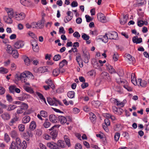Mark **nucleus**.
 <instances>
[{
    "label": "nucleus",
    "instance_id": "f257e3e1",
    "mask_svg": "<svg viewBox=\"0 0 149 149\" xmlns=\"http://www.w3.org/2000/svg\"><path fill=\"white\" fill-rule=\"evenodd\" d=\"M47 146L52 149H61V148H63L65 147V145L63 141L59 140L56 144L54 142L48 143L47 144Z\"/></svg>",
    "mask_w": 149,
    "mask_h": 149
},
{
    "label": "nucleus",
    "instance_id": "f03ea898",
    "mask_svg": "<svg viewBox=\"0 0 149 149\" xmlns=\"http://www.w3.org/2000/svg\"><path fill=\"white\" fill-rule=\"evenodd\" d=\"M15 144L17 149H26L27 147V144L25 141H23L21 143V141L19 138H16L15 140Z\"/></svg>",
    "mask_w": 149,
    "mask_h": 149
},
{
    "label": "nucleus",
    "instance_id": "7ed1b4c3",
    "mask_svg": "<svg viewBox=\"0 0 149 149\" xmlns=\"http://www.w3.org/2000/svg\"><path fill=\"white\" fill-rule=\"evenodd\" d=\"M59 126V125H55L49 130L50 131L52 130L50 132V134L52 136V138L53 140L56 138L57 135L58 131L56 129L58 128Z\"/></svg>",
    "mask_w": 149,
    "mask_h": 149
},
{
    "label": "nucleus",
    "instance_id": "20e7f679",
    "mask_svg": "<svg viewBox=\"0 0 149 149\" xmlns=\"http://www.w3.org/2000/svg\"><path fill=\"white\" fill-rule=\"evenodd\" d=\"M47 100L48 103L51 106L55 105L56 106H57L58 105L57 103L60 105H62V103L55 97H53V99L47 97Z\"/></svg>",
    "mask_w": 149,
    "mask_h": 149
},
{
    "label": "nucleus",
    "instance_id": "39448f33",
    "mask_svg": "<svg viewBox=\"0 0 149 149\" xmlns=\"http://www.w3.org/2000/svg\"><path fill=\"white\" fill-rule=\"evenodd\" d=\"M28 75L30 76L32 78V77H33V76L32 74L29 71L26 72V73L23 72L20 74V80L22 82H25L27 81V77Z\"/></svg>",
    "mask_w": 149,
    "mask_h": 149
},
{
    "label": "nucleus",
    "instance_id": "423d86ee",
    "mask_svg": "<svg viewBox=\"0 0 149 149\" xmlns=\"http://www.w3.org/2000/svg\"><path fill=\"white\" fill-rule=\"evenodd\" d=\"M83 56L84 59V62L85 63H87L90 59V56L89 52L85 50H83Z\"/></svg>",
    "mask_w": 149,
    "mask_h": 149
},
{
    "label": "nucleus",
    "instance_id": "0eeeda50",
    "mask_svg": "<svg viewBox=\"0 0 149 149\" xmlns=\"http://www.w3.org/2000/svg\"><path fill=\"white\" fill-rule=\"evenodd\" d=\"M107 34L109 38L110 39L116 40L118 36V33L114 31L109 32Z\"/></svg>",
    "mask_w": 149,
    "mask_h": 149
},
{
    "label": "nucleus",
    "instance_id": "6e6552de",
    "mask_svg": "<svg viewBox=\"0 0 149 149\" xmlns=\"http://www.w3.org/2000/svg\"><path fill=\"white\" fill-rule=\"evenodd\" d=\"M16 20L20 21L24 19L25 17V15L23 13H21L18 14H16L15 15Z\"/></svg>",
    "mask_w": 149,
    "mask_h": 149
},
{
    "label": "nucleus",
    "instance_id": "1a4fd4ad",
    "mask_svg": "<svg viewBox=\"0 0 149 149\" xmlns=\"http://www.w3.org/2000/svg\"><path fill=\"white\" fill-rule=\"evenodd\" d=\"M58 121L61 124L63 125L65 123L67 125H68L69 124V123L67 122V120L65 117L62 116H58Z\"/></svg>",
    "mask_w": 149,
    "mask_h": 149
},
{
    "label": "nucleus",
    "instance_id": "9d476101",
    "mask_svg": "<svg viewBox=\"0 0 149 149\" xmlns=\"http://www.w3.org/2000/svg\"><path fill=\"white\" fill-rule=\"evenodd\" d=\"M97 19L99 21L104 23L106 22V19L104 15L102 13H99L97 14Z\"/></svg>",
    "mask_w": 149,
    "mask_h": 149
},
{
    "label": "nucleus",
    "instance_id": "9b49d317",
    "mask_svg": "<svg viewBox=\"0 0 149 149\" xmlns=\"http://www.w3.org/2000/svg\"><path fill=\"white\" fill-rule=\"evenodd\" d=\"M12 18L7 15L4 16L3 17V19L4 21L7 24H10L13 23V21Z\"/></svg>",
    "mask_w": 149,
    "mask_h": 149
},
{
    "label": "nucleus",
    "instance_id": "f8f14e48",
    "mask_svg": "<svg viewBox=\"0 0 149 149\" xmlns=\"http://www.w3.org/2000/svg\"><path fill=\"white\" fill-rule=\"evenodd\" d=\"M45 20L42 17V19L36 22V26L37 28L42 29L44 26V24L45 22Z\"/></svg>",
    "mask_w": 149,
    "mask_h": 149
},
{
    "label": "nucleus",
    "instance_id": "ddd939ff",
    "mask_svg": "<svg viewBox=\"0 0 149 149\" xmlns=\"http://www.w3.org/2000/svg\"><path fill=\"white\" fill-rule=\"evenodd\" d=\"M5 10L7 13V16L12 18L14 17V12L12 9L6 8Z\"/></svg>",
    "mask_w": 149,
    "mask_h": 149
},
{
    "label": "nucleus",
    "instance_id": "4468645a",
    "mask_svg": "<svg viewBox=\"0 0 149 149\" xmlns=\"http://www.w3.org/2000/svg\"><path fill=\"white\" fill-rule=\"evenodd\" d=\"M101 76L103 78L105 79L108 81H111V78L109 74L106 72H103L101 74Z\"/></svg>",
    "mask_w": 149,
    "mask_h": 149
},
{
    "label": "nucleus",
    "instance_id": "2eb2a0df",
    "mask_svg": "<svg viewBox=\"0 0 149 149\" xmlns=\"http://www.w3.org/2000/svg\"><path fill=\"white\" fill-rule=\"evenodd\" d=\"M23 42L21 41H18L14 44L15 47L17 49H19L22 47L24 45Z\"/></svg>",
    "mask_w": 149,
    "mask_h": 149
},
{
    "label": "nucleus",
    "instance_id": "dca6fc26",
    "mask_svg": "<svg viewBox=\"0 0 149 149\" xmlns=\"http://www.w3.org/2000/svg\"><path fill=\"white\" fill-rule=\"evenodd\" d=\"M16 114V113H15ZM19 120V118L17 117L16 114L15 115V116L14 118L12 119L9 122L8 124L10 126H12L13 125V124L16 123V122Z\"/></svg>",
    "mask_w": 149,
    "mask_h": 149
},
{
    "label": "nucleus",
    "instance_id": "f3484780",
    "mask_svg": "<svg viewBox=\"0 0 149 149\" xmlns=\"http://www.w3.org/2000/svg\"><path fill=\"white\" fill-rule=\"evenodd\" d=\"M132 41L134 43H136V44L140 43L142 41V38H139L137 36H135L133 37Z\"/></svg>",
    "mask_w": 149,
    "mask_h": 149
},
{
    "label": "nucleus",
    "instance_id": "a211bd4d",
    "mask_svg": "<svg viewBox=\"0 0 149 149\" xmlns=\"http://www.w3.org/2000/svg\"><path fill=\"white\" fill-rule=\"evenodd\" d=\"M132 41L134 43H136V44L140 43L142 41V38H139L137 36H135L133 37Z\"/></svg>",
    "mask_w": 149,
    "mask_h": 149
},
{
    "label": "nucleus",
    "instance_id": "6ab92c4d",
    "mask_svg": "<svg viewBox=\"0 0 149 149\" xmlns=\"http://www.w3.org/2000/svg\"><path fill=\"white\" fill-rule=\"evenodd\" d=\"M128 19V17L127 15H123V18L120 19V24L121 25L124 24L126 23Z\"/></svg>",
    "mask_w": 149,
    "mask_h": 149
},
{
    "label": "nucleus",
    "instance_id": "aec40b11",
    "mask_svg": "<svg viewBox=\"0 0 149 149\" xmlns=\"http://www.w3.org/2000/svg\"><path fill=\"white\" fill-rule=\"evenodd\" d=\"M1 116L3 119L5 120H8L10 118V114L7 112L4 113Z\"/></svg>",
    "mask_w": 149,
    "mask_h": 149
},
{
    "label": "nucleus",
    "instance_id": "412c9836",
    "mask_svg": "<svg viewBox=\"0 0 149 149\" xmlns=\"http://www.w3.org/2000/svg\"><path fill=\"white\" fill-rule=\"evenodd\" d=\"M20 2L21 4L26 6H30V1L27 0H20Z\"/></svg>",
    "mask_w": 149,
    "mask_h": 149
},
{
    "label": "nucleus",
    "instance_id": "4be33fe9",
    "mask_svg": "<svg viewBox=\"0 0 149 149\" xmlns=\"http://www.w3.org/2000/svg\"><path fill=\"white\" fill-rule=\"evenodd\" d=\"M106 66L109 72L111 73H113L115 72V70L113 68V67L109 65V64H106Z\"/></svg>",
    "mask_w": 149,
    "mask_h": 149
},
{
    "label": "nucleus",
    "instance_id": "5701e85b",
    "mask_svg": "<svg viewBox=\"0 0 149 149\" xmlns=\"http://www.w3.org/2000/svg\"><path fill=\"white\" fill-rule=\"evenodd\" d=\"M108 38L107 33H106L105 35L101 36V37L100 38L102 42L104 43H107L108 42Z\"/></svg>",
    "mask_w": 149,
    "mask_h": 149
},
{
    "label": "nucleus",
    "instance_id": "b1692460",
    "mask_svg": "<svg viewBox=\"0 0 149 149\" xmlns=\"http://www.w3.org/2000/svg\"><path fill=\"white\" fill-rule=\"evenodd\" d=\"M38 72L40 73H44L47 71V69L46 67L43 66L39 68L38 69Z\"/></svg>",
    "mask_w": 149,
    "mask_h": 149
},
{
    "label": "nucleus",
    "instance_id": "393cba45",
    "mask_svg": "<svg viewBox=\"0 0 149 149\" xmlns=\"http://www.w3.org/2000/svg\"><path fill=\"white\" fill-rule=\"evenodd\" d=\"M30 120V117L28 116H24L22 118V123L26 124L29 122Z\"/></svg>",
    "mask_w": 149,
    "mask_h": 149
},
{
    "label": "nucleus",
    "instance_id": "a878e982",
    "mask_svg": "<svg viewBox=\"0 0 149 149\" xmlns=\"http://www.w3.org/2000/svg\"><path fill=\"white\" fill-rule=\"evenodd\" d=\"M57 118L54 115H51L49 116V120L52 123H56L57 122Z\"/></svg>",
    "mask_w": 149,
    "mask_h": 149
},
{
    "label": "nucleus",
    "instance_id": "bb28decb",
    "mask_svg": "<svg viewBox=\"0 0 149 149\" xmlns=\"http://www.w3.org/2000/svg\"><path fill=\"white\" fill-rule=\"evenodd\" d=\"M64 138L66 144L68 147H70L71 144L70 139L69 137L66 135H65L64 136Z\"/></svg>",
    "mask_w": 149,
    "mask_h": 149
},
{
    "label": "nucleus",
    "instance_id": "cd10ccee",
    "mask_svg": "<svg viewBox=\"0 0 149 149\" xmlns=\"http://www.w3.org/2000/svg\"><path fill=\"white\" fill-rule=\"evenodd\" d=\"M116 81L117 83L119 84L122 83H125L126 84H127V82L126 81H122L120 78V77L118 75H116Z\"/></svg>",
    "mask_w": 149,
    "mask_h": 149
},
{
    "label": "nucleus",
    "instance_id": "c85d7f7f",
    "mask_svg": "<svg viewBox=\"0 0 149 149\" xmlns=\"http://www.w3.org/2000/svg\"><path fill=\"white\" fill-rule=\"evenodd\" d=\"M36 93L42 101L43 100L45 104H47L45 99L42 94L38 92H36Z\"/></svg>",
    "mask_w": 149,
    "mask_h": 149
},
{
    "label": "nucleus",
    "instance_id": "c756f323",
    "mask_svg": "<svg viewBox=\"0 0 149 149\" xmlns=\"http://www.w3.org/2000/svg\"><path fill=\"white\" fill-rule=\"evenodd\" d=\"M10 54H11L15 58H17L18 57L19 54L17 50L13 49L12 51V53Z\"/></svg>",
    "mask_w": 149,
    "mask_h": 149
},
{
    "label": "nucleus",
    "instance_id": "7c9ffc66",
    "mask_svg": "<svg viewBox=\"0 0 149 149\" xmlns=\"http://www.w3.org/2000/svg\"><path fill=\"white\" fill-rule=\"evenodd\" d=\"M59 73L60 69L57 68L54 69L52 72L53 75L54 77L58 76Z\"/></svg>",
    "mask_w": 149,
    "mask_h": 149
},
{
    "label": "nucleus",
    "instance_id": "2f4dec72",
    "mask_svg": "<svg viewBox=\"0 0 149 149\" xmlns=\"http://www.w3.org/2000/svg\"><path fill=\"white\" fill-rule=\"evenodd\" d=\"M17 106L13 104H10L8 105L7 110L8 111H10L13 110L17 108Z\"/></svg>",
    "mask_w": 149,
    "mask_h": 149
},
{
    "label": "nucleus",
    "instance_id": "473e14b6",
    "mask_svg": "<svg viewBox=\"0 0 149 149\" xmlns=\"http://www.w3.org/2000/svg\"><path fill=\"white\" fill-rule=\"evenodd\" d=\"M68 63L67 61L65 59H63L59 63V68H61L64 65H67Z\"/></svg>",
    "mask_w": 149,
    "mask_h": 149
},
{
    "label": "nucleus",
    "instance_id": "72a5a7b5",
    "mask_svg": "<svg viewBox=\"0 0 149 149\" xmlns=\"http://www.w3.org/2000/svg\"><path fill=\"white\" fill-rule=\"evenodd\" d=\"M10 134L11 137L13 138L16 137L18 135L17 132L15 130L12 131L10 132Z\"/></svg>",
    "mask_w": 149,
    "mask_h": 149
},
{
    "label": "nucleus",
    "instance_id": "f704fd0d",
    "mask_svg": "<svg viewBox=\"0 0 149 149\" xmlns=\"http://www.w3.org/2000/svg\"><path fill=\"white\" fill-rule=\"evenodd\" d=\"M75 93L73 91L68 92L67 93L68 96L70 98H72L74 97Z\"/></svg>",
    "mask_w": 149,
    "mask_h": 149
},
{
    "label": "nucleus",
    "instance_id": "c9c22d12",
    "mask_svg": "<svg viewBox=\"0 0 149 149\" xmlns=\"http://www.w3.org/2000/svg\"><path fill=\"white\" fill-rule=\"evenodd\" d=\"M89 114L90 115V119L92 121H95L96 119V116L92 112H91Z\"/></svg>",
    "mask_w": 149,
    "mask_h": 149
},
{
    "label": "nucleus",
    "instance_id": "e433bc0d",
    "mask_svg": "<svg viewBox=\"0 0 149 149\" xmlns=\"http://www.w3.org/2000/svg\"><path fill=\"white\" fill-rule=\"evenodd\" d=\"M24 89L27 92L31 93H33L34 91L33 89L30 87L27 86H24Z\"/></svg>",
    "mask_w": 149,
    "mask_h": 149
},
{
    "label": "nucleus",
    "instance_id": "4c0bfd02",
    "mask_svg": "<svg viewBox=\"0 0 149 149\" xmlns=\"http://www.w3.org/2000/svg\"><path fill=\"white\" fill-rule=\"evenodd\" d=\"M36 127L35 122L34 121H32L30 125L29 128L30 129L32 130H33Z\"/></svg>",
    "mask_w": 149,
    "mask_h": 149
},
{
    "label": "nucleus",
    "instance_id": "58836bf2",
    "mask_svg": "<svg viewBox=\"0 0 149 149\" xmlns=\"http://www.w3.org/2000/svg\"><path fill=\"white\" fill-rule=\"evenodd\" d=\"M134 74L132 73L131 74V82L134 85H136V79L134 77Z\"/></svg>",
    "mask_w": 149,
    "mask_h": 149
},
{
    "label": "nucleus",
    "instance_id": "ea45409f",
    "mask_svg": "<svg viewBox=\"0 0 149 149\" xmlns=\"http://www.w3.org/2000/svg\"><path fill=\"white\" fill-rule=\"evenodd\" d=\"M8 72V70L6 68L3 67L0 68V73L2 74H6Z\"/></svg>",
    "mask_w": 149,
    "mask_h": 149
},
{
    "label": "nucleus",
    "instance_id": "a19ab883",
    "mask_svg": "<svg viewBox=\"0 0 149 149\" xmlns=\"http://www.w3.org/2000/svg\"><path fill=\"white\" fill-rule=\"evenodd\" d=\"M10 138L8 134L6 133H5L4 136V141L8 143L10 141Z\"/></svg>",
    "mask_w": 149,
    "mask_h": 149
},
{
    "label": "nucleus",
    "instance_id": "79ce46f5",
    "mask_svg": "<svg viewBox=\"0 0 149 149\" xmlns=\"http://www.w3.org/2000/svg\"><path fill=\"white\" fill-rule=\"evenodd\" d=\"M24 61L25 65H29L30 63V59L28 57H26L24 58Z\"/></svg>",
    "mask_w": 149,
    "mask_h": 149
},
{
    "label": "nucleus",
    "instance_id": "37998d69",
    "mask_svg": "<svg viewBox=\"0 0 149 149\" xmlns=\"http://www.w3.org/2000/svg\"><path fill=\"white\" fill-rule=\"evenodd\" d=\"M48 120V119H46L45 122L43 124L44 127L45 128H48L51 125L50 123L47 121Z\"/></svg>",
    "mask_w": 149,
    "mask_h": 149
},
{
    "label": "nucleus",
    "instance_id": "c03bdc74",
    "mask_svg": "<svg viewBox=\"0 0 149 149\" xmlns=\"http://www.w3.org/2000/svg\"><path fill=\"white\" fill-rule=\"evenodd\" d=\"M81 37L84 40H88L89 39V36L85 33H82Z\"/></svg>",
    "mask_w": 149,
    "mask_h": 149
},
{
    "label": "nucleus",
    "instance_id": "a18cd8bd",
    "mask_svg": "<svg viewBox=\"0 0 149 149\" xmlns=\"http://www.w3.org/2000/svg\"><path fill=\"white\" fill-rule=\"evenodd\" d=\"M28 34L29 36H30L31 37L34 39H35V40L37 39V38L36 36L34 34V33H33L32 32H31V31H29L28 33Z\"/></svg>",
    "mask_w": 149,
    "mask_h": 149
},
{
    "label": "nucleus",
    "instance_id": "49530a36",
    "mask_svg": "<svg viewBox=\"0 0 149 149\" xmlns=\"http://www.w3.org/2000/svg\"><path fill=\"white\" fill-rule=\"evenodd\" d=\"M22 106L20 107L23 111L27 109L28 107V105L26 104L23 102V104H22Z\"/></svg>",
    "mask_w": 149,
    "mask_h": 149
},
{
    "label": "nucleus",
    "instance_id": "de8ad7c7",
    "mask_svg": "<svg viewBox=\"0 0 149 149\" xmlns=\"http://www.w3.org/2000/svg\"><path fill=\"white\" fill-rule=\"evenodd\" d=\"M79 46V44L78 42H76L73 43V47L74 49H75L74 52H77V47H78Z\"/></svg>",
    "mask_w": 149,
    "mask_h": 149
},
{
    "label": "nucleus",
    "instance_id": "09e8293b",
    "mask_svg": "<svg viewBox=\"0 0 149 149\" xmlns=\"http://www.w3.org/2000/svg\"><path fill=\"white\" fill-rule=\"evenodd\" d=\"M76 55L77 56L76 57V60L77 63L81 62V59L80 54L79 53L76 54Z\"/></svg>",
    "mask_w": 149,
    "mask_h": 149
},
{
    "label": "nucleus",
    "instance_id": "8fccbe9b",
    "mask_svg": "<svg viewBox=\"0 0 149 149\" xmlns=\"http://www.w3.org/2000/svg\"><path fill=\"white\" fill-rule=\"evenodd\" d=\"M18 127L19 131L21 132L23 131L25 129L24 125L22 124L19 125H18Z\"/></svg>",
    "mask_w": 149,
    "mask_h": 149
},
{
    "label": "nucleus",
    "instance_id": "3c124183",
    "mask_svg": "<svg viewBox=\"0 0 149 149\" xmlns=\"http://www.w3.org/2000/svg\"><path fill=\"white\" fill-rule=\"evenodd\" d=\"M13 49L11 47L10 45H8L7 47L6 51L9 54H10L12 53V51Z\"/></svg>",
    "mask_w": 149,
    "mask_h": 149
},
{
    "label": "nucleus",
    "instance_id": "603ef678",
    "mask_svg": "<svg viewBox=\"0 0 149 149\" xmlns=\"http://www.w3.org/2000/svg\"><path fill=\"white\" fill-rule=\"evenodd\" d=\"M16 147L15 142L14 141H13L10 144L9 149H16Z\"/></svg>",
    "mask_w": 149,
    "mask_h": 149
},
{
    "label": "nucleus",
    "instance_id": "864d4df0",
    "mask_svg": "<svg viewBox=\"0 0 149 149\" xmlns=\"http://www.w3.org/2000/svg\"><path fill=\"white\" fill-rule=\"evenodd\" d=\"M46 82L52 89H54V85H53L52 82L51 80H50L49 81H46Z\"/></svg>",
    "mask_w": 149,
    "mask_h": 149
},
{
    "label": "nucleus",
    "instance_id": "5fc2aeb1",
    "mask_svg": "<svg viewBox=\"0 0 149 149\" xmlns=\"http://www.w3.org/2000/svg\"><path fill=\"white\" fill-rule=\"evenodd\" d=\"M40 113L41 116L42 117H46L47 116V112L45 111H41Z\"/></svg>",
    "mask_w": 149,
    "mask_h": 149
},
{
    "label": "nucleus",
    "instance_id": "6e6d98bb",
    "mask_svg": "<svg viewBox=\"0 0 149 149\" xmlns=\"http://www.w3.org/2000/svg\"><path fill=\"white\" fill-rule=\"evenodd\" d=\"M127 61L130 64H133L135 63V61L134 57H132L130 59V60H128Z\"/></svg>",
    "mask_w": 149,
    "mask_h": 149
},
{
    "label": "nucleus",
    "instance_id": "4d7b16f0",
    "mask_svg": "<svg viewBox=\"0 0 149 149\" xmlns=\"http://www.w3.org/2000/svg\"><path fill=\"white\" fill-rule=\"evenodd\" d=\"M15 88V85H12L10 86L9 88L10 92L14 94L15 92H14V89Z\"/></svg>",
    "mask_w": 149,
    "mask_h": 149
},
{
    "label": "nucleus",
    "instance_id": "13d9d810",
    "mask_svg": "<svg viewBox=\"0 0 149 149\" xmlns=\"http://www.w3.org/2000/svg\"><path fill=\"white\" fill-rule=\"evenodd\" d=\"M36 40H35V39L31 40V42L32 47L38 45V43Z\"/></svg>",
    "mask_w": 149,
    "mask_h": 149
},
{
    "label": "nucleus",
    "instance_id": "bf43d9fd",
    "mask_svg": "<svg viewBox=\"0 0 149 149\" xmlns=\"http://www.w3.org/2000/svg\"><path fill=\"white\" fill-rule=\"evenodd\" d=\"M61 58V56L59 54H58L55 55L54 56L53 60L55 61H57L60 60Z\"/></svg>",
    "mask_w": 149,
    "mask_h": 149
},
{
    "label": "nucleus",
    "instance_id": "052dcab7",
    "mask_svg": "<svg viewBox=\"0 0 149 149\" xmlns=\"http://www.w3.org/2000/svg\"><path fill=\"white\" fill-rule=\"evenodd\" d=\"M72 16H67L65 17L64 21L66 23L70 21L72 18Z\"/></svg>",
    "mask_w": 149,
    "mask_h": 149
},
{
    "label": "nucleus",
    "instance_id": "680f3d73",
    "mask_svg": "<svg viewBox=\"0 0 149 149\" xmlns=\"http://www.w3.org/2000/svg\"><path fill=\"white\" fill-rule=\"evenodd\" d=\"M120 136V134L119 133L116 132L115 134L114 139L116 141H117L118 140Z\"/></svg>",
    "mask_w": 149,
    "mask_h": 149
},
{
    "label": "nucleus",
    "instance_id": "e2e57ef3",
    "mask_svg": "<svg viewBox=\"0 0 149 149\" xmlns=\"http://www.w3.org/2000/svg\"><path fill=\"white\" fill-rule=\"evenodd\" d=\"M147 84V81L144 80H142L140 86H142V87H145L146 86Z\"/></svg>",
    "mask_w": 149,
    "mask_h": 149
},
{
    "label": "nucleus",
    "instance_id": "0e129e2a",
    "mask_svg": "<svg viewBox=\"0 0 149 149\" xmlns=\"http://www.w3.org/2000/svg\"><path fill=\"white\" fill-rule=\"evenodd\" d=\"M124 56L125 57L126 60L127 61L128 60H130V59L132 57L131 55L127 53L125 54Z\"/></svg>",
    "mask_w": 149,
    "mask_h": 149
},
{
    "label": "nucleus",
    "instance_id": "69168bd1",
    "mask_svg": "<svg viewBox=\"0 0 149 149\" xmlns=\"http://www.w3.org/2000/svg\"><path fill=\"white\" fill-rule=\"evenodd\" d=\"M110 101L112 103H113L117 105L118 104V102L117 99L114 98H111L110 100Z\"/></svg>",
    "mask_w": 149,
    "mask_h": 149
},
{
    "label": "nucleus",
    "instance_id": "338daca9",
    "mask_svg": "<svg viewBox=\"0 0 149 149\" xmlns=\"http://www.w3.org/2000/svg\"><path fill=\"white\" fill-rule=\"evenodd\" d=\"M144 24V22L142 20H139L137 22V25L140 27L142 26Z\"/></svg>",
    "mask_w": 149,
    "mask_h": 149
},
{
    "label": "nucleus",
    "instance_id": "774afa93",
    "mask_svg": "<svg viewBox=\"0 0 149 149\" xmlns=\"http://www.w3.org/2000/svg\"><path fill=\"white\" fill-rule=\"evenodd\" d=\"M73 36L74 37L76 38H79L80 37V35L77 31L75 32L73 34Z\"/></svg>",
    "mask_w": 149,
    "mask_h": 149
}]
</instances>
